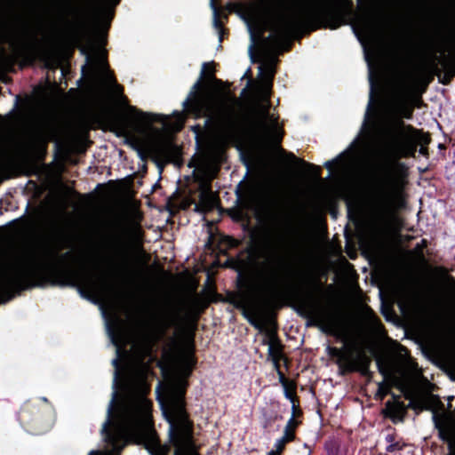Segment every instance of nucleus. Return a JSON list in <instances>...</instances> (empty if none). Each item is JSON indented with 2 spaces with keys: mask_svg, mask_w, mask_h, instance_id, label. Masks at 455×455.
I'll return each instance as SVG.
<instances>
[{
  "mask_svg": "<svg viewBox=\"0 0 455 455\" xmlns=\"http://www.w3.org/2000/svg\"><path fill=\"white\" fill-rule=\"evenodd\" d=\"M218 101L212 91L206 88H201L197 82L188 99L184 101V107L188 113L196 116H211L217 109Z\"/></svg>",
  "mask_w": 455,
  "mask_h": 455,
  "instance_id": "nucleus-9",
  "label": "nucleus"
},
{
  "mask_svg": "<svg viewBox=\"0 0 455 455\" xmlns=\"http://www.w3.org/2000/svg\"><path fill=\"white\" fill-rule=\"evenodd\" d=\"M58 270L66 283L76 285L90 295L103 299L108 283L100 274L89 268L86 257L81 251L60 254L55 247L45 245L23 252L4 269L3 282L7 286H20L36 275Z\"/></svg>",
  "mask_w": 455,
  "mask_h": 455,
  "instance_id": "nucleus-4",
  "label": "nucleus"
},
{
  "mask_svg": "<svg viewBox=\"0 0 455 455\" xmlns=\"http://www.w3.org/2000/svg\"><path fill=\"white\" fill-rule=\"evenodd\" d=\"M250 31H251V27L248 25ZM251 37L253 39V34L251 32Z\"/></svg>",
  "mask_w": 455,
  "mask_h": 455,
  "instance_id": "nucleus-25",
  "label": "nucleus"
},
{
  "mask_svg": "<svg viewBox=\"0 0 455 455\" xmlns=\"http://www.w3.org/2000/svg\"><path fill=\"white\" fill-rule=\"evenodd\" d=\"M275 73V60L270 59L259 66L261 81L258 88V99L242 116H230L219 126L213 145L217 148L212 162L202 164L197 172L201 177L199 202L196 204V212L204 213L213 210L217 205L215 193L210 182L219 171L218 164L221 161L222 151L228 144L242 140L251 134L264 143H279L282 138L277 117L269 111L268 98Z\"/></svg>",
  "mask_w": 455,
  "mask_h": 455,
  "instance_id": "nucleus-3",
  "label": "nucleus"
},
{
  "mask_svg": "<svg viewBox=\"0 0 455 455\" xmlns=\"http://www.w3.org/2000/svg\"><path fill=\"white\" fill-rule=\"evenodd\" d=\"M285 396L288 399L292 400V396H291V395L290 394V392L288 390H285Z\"/></svg>",
  "mask_w": 455,
  "mask_h": 455,
  "instance_id": "nucleus-22",
  "label": "nucleus"
},
{
  "mask_svg": "<svg viewBox=\"0 0 455 455\" xmlns=\"http://www.w3.org/2000/svg\"><path fill=\"white\" fill-rule=\"evenodd\" d=\"M281 295V290L275 281L267 283L261 291L260 299L264 305L275 303Z\"/></svg>",
  "mask_w": 455,
  "mask_h": 455,
  "instance_id": "nucleus-12",
  "label": "nucleus"
},
{
  "mask_svg": "<svg viewBox=\"0 0 455 455\" xmlns=\"http://www.w3.org/2000/svg\"><path fill=\"white\" fill-rule=\"evenodd\" d=\"M340 360L352 369L365 370L371 362L364 348L356 341L347 342L340 352Z\"/></svg>",
  "mask_w": 455,
  "mask_h": 455,
  "instance_id": "nucleus-10",
  "label": "nucleus"
},
{
  "mask_svg": "<svg viewBox=\"0 0 455 455\" xmlns=\"http://www.w3.org/2000/svg\"><path fill=\"white\" fill-rule=\"evenodd\" d=\"M305 309L308 316L321 324H328L330 322V314L328 309L317 302H307Z\"/></svg>",
  "mask_w": 455,
  "mask_h": 455,
  "instance_id": "nucleus-11",
  "label": "nucleus"
},
{
  "mask_svg": "<svg viewBox=\"0 0 455 455\" xmlns=\"http://www.w3.org/2000/svg\"><path fill=\"white\" fill-rule=\"evenodd\" d=\"M128 115L137 123L138 128L152 134L151 153L158 164H166L176 159L179 148L173 143L172 132L180 131L184 124L183 113L169 116L139 112L135 108H128Z\"/></svg>",
  "mask_w": 455,
  "mask_h": 455,
  "instance_id": "nucleus-6",
  "label": "nucleus"
},
{
  "mask_svg": "<svg viewBox=\"0 0 455 455\" xmlns=\"http://www.w3.org/2000/svg\"><path fill=\"white\" fill-rule=\"evenodd\" d=\"M86 57L87 75L92 91L99 96L112 94L118 104L124 105L126 99L122 94V88L116 84L106 62V52L100 44L90 42L81 48Z\"/></svg>",
  "mask_w": 455,
  "mask_h": 455,
  "instance_id": "nucleus-7",
  "label": "nucleus"
},
{
  "mask_svg": "<svg viewBox=\"0 0 455 455\" xmlns=\"http://www.w3.org/2000/svg\"><path fill=\"white\" fill-rule=\"evenodd\" d=\"M371 81V98L363 124L361 137L365 142L379 140L385 164L383 166V187L379 198L381 204L388 208H398L403 204V189L407 183V167L399 162L402 157L414 156L418 144L426 140L425 135L410 125H405L402 118L410 119L412 107L405 103L396 106L394 112L381 119L371 118L370 111L372 104L373 82Z\"/></svg>",
  "mask_w": 455,
  "mask_h": 455,
  "instance_id": "nucleus-2",
  "label": "nucleus"
},
{
  "mask_svg": "<svg viewBox=\"0 0 455 455\" xmlns=\"http://www.w3.org/2000/svg\"><path fill=\"white\" fill-rule=\"evenodd\" d=\"M343 23V18L341 16L331 17L326 21V26L331 29L338 28Z\"/></svg>",
  "mask_w": 455,
  "mask_h": 455,
  "instance_id": "nucleus-18",
  "label": "nucleus"
},
{
  "mask_svg": "<svg viewBox=\"0 0 455 455\" xmlns=\"http://www.w3.org/2000/svg\"><path fill=\"white\" fill-rule=\"evenodd\" d=\"M450 455H455V446H451Z\"/></svg>",
  "mask_w": 455,
  "mask_h": 455,
  "instance_id": "nucleus-23",
  "label": "nucleus"
},
{
  "mask_svg": "<svg viewBox=\"0 0 455 455\" xmlns=\"http://www.w3.org/2000/svg\"><path fill=\"white\" fill-rule=\"evenodd\" d=\"M385 411L391 418H397L403 411V404L397 399L394 398L393 401H387L386 403Z\"/></svg>",
  "mask_w": 455,
  "mask_h": 455,
  "instance_id": "nucleus-14",
  "label": "nucleus"
},
{
  "mask_svg": "<svg viewBox=\"0 0 455 455\" xmlns=\"http://www.w3.org/2000/svg\"><path fill=\"white\" fill-rule=\"evenodd\" d=\"M293 437V434L289 430L288 427H286V430H285V435L279 440L276 441L275 443V447H276V450L278 451H281L284 443L289 441V440H291Z\"/></svg>",
  "mask_w": 455,
  "mask_h": 455,
  "instance_id": "nucleus-17",
  "label": "nucleus"
},
{
  "mask_svg": "<svg viewBox=\"0 0 455 455\" xmlns=\"http://www.w3.org/2000/svg\"><path fill=\"white\" fill-rule=\"evenodd\" d=\"M387 451H394V446H393V445H389V446L387 447Z\"/></svg>",
  "mask_w": 455,
  "mask_h": 455,
  "instance_id": "nucleus-24",
  "label": "nucleus"
},
{
  "mask_svg": "<svg viewBox=\"0 0 455 455\" xmlns=\"http://www.w3.org/2000/svg\"><path fill=\"white\" fill-rule=\"evenodd\" d=\"M425 138H426V140H424L422 144H419L420 146H423L424 144H427L428 142V139L426 135H425ZM419 152L421 154H424L425 149L423 148V147L420 148Z\"/></svg>",
  "mask_w": 455,
  "mask_h": 455,
  "instance_id": "nucleus-20",
  "label": "nucleus"
},
{
  "mask_svg": "<svg viewBox=\"0 0 455 455\" xmlns=\"http://www.w3.org/2000/svg\"><path fill=\"white\" fill-rule=\"evenodd\" d=\"M419 82V77L411 70H406L403 73L401 78V86L405 93H411L415 90Z\"/></svg>",
  "mask_w": 455,
  "mask_h": 455,
  "instance_id": "nucleus-13",
  "label": "nucleus"
},
{
  "mask_svg": "<svg viewBox=\"0 0 455 455\" xmlns=\"http://www.w3.org/2000/svg\"><path fill=\"white\" fill-rule=\"evenodd\" d=\"M367 318H368V321H369V323H370L371 327L372 329H374V330H377L378 324H379L378 323V320L373 315H371V313H369L367 315Z\"/></svg>",
  "mask_w": 455,
  "mask_h": 455,
  "instance_id": "nucleus-19",
  "label": "nucleus"
},
{
  "mask_svg": "<svg viewBox=\"0 0 455 455\" xmlns=\"http://www.w3.org/2000/svg\"><path fill=\"white\" fill-rule=\"evenodd\" d=\"M267 339L269 353L275 356H277V354L279 352V343L275 339V332L272 330L267 331Z\"/></svg>",
  "mask_w": 455,
  "mask_h": 455,
  "instance_id": "nucleus-16",
  "label": "nucleus"
},
{
  "mask_svg": "<svg viewBox=\"0 0 455 455\" xmlns=\"http://www.w3.org/2000/svg\"><path fill=\"white\" fill-rule=\"evenodd\" d=\"M379 372L384 376V381L379 384L376 395L382 400L390 392L391 387H397L403 395L411 402L415 399L411 382L404 371L398 369L391 363H384L378 360Z\"/></svg>",
  "mask_w": 455,
  "mask_h": 455,
  "instance_id": "nucleus-8",
  "label": "nucleus"
},
{
  "mask_svg": "<svg viewBox=\"0 0 455 455\" xmlns=\"http://www.w3.org/2000/svg\"><path fill=\"white\" fill-rule=\"evenodd\" d=\"M286 160L287 161H290V162H294V163H297V164H299L303 166H306L307 169V172L315 176V177H318L319 176V170L320 168L318 166H315L314 164H307L305 163L304 161L300 160V159H297L295 157V156L291 153H289L286 155Z\"/></svg>",
  "mask_w": 455,
  "mask_h": 455,
  "instance_id": "nucleus-15",
  "label": "nucleus"
},
{
  "mask_svg": "<svg viewBox=\"0 0 455 455\" xmlns=\"http://www.w3.org/2000/svg\"><path fill=\"white\" fill-rule=\"evenodd\" d=\"M172 324L164 314H153L140 323L134 339L127 324L114 315L107 321V330L116 347L117 357L112 398L102 435L111 450L92 451L89 455H119L130 442L143 444L148 450L157 444L152 420V402L148 398L147 377L149 366L146 357L161 340Z\"/></svg>",
  "mask_w": 455,
  "mask_h": 455,
  "instance_id": "nucleus-1",
  "label": "nucleus"
},
{
  "mask_svg": "<svg viewBox=\"0 0 455 455\" xmlns=\"http://www.w3.org/2000/svg\"><path fill=\"white\" fill-rule=\"evenodd\" d=\"M333 164H334V161H328V162H326V163H325V166H326L328 169L331 170V169H332V166H333Z\"/></svg>",
  "mask_w": 455,
  "mask_h": 455,
  "instance_id": "nucleus-21",
  "label": "nucleus"
},
{
  "mask_svg": "<svg viewBox=\"0 0 455 455\" xmlns=\"http://www.w3.org/2000/svg\"><path fill=\"white\" fill-rule=\"evenodd\" d=\"M168 374L163 396L158 395L163 414L169 423L172 443L179 452L188 450L191 443V424L185 410L186 379L196 363L194 346L190 337L172 342L164 352Z\"/></svg>",
  "mask_w": 455,
  "mask_h": 455,
  "instance_id": "nucleus-5",
  "label": "nucleus"
},
{
  "mask_svg": "<svg viewBox=\"0 0 455 455\" xmlns=\"http://www.w3.org/2000/svg\"><path fill=\"white\" fill-rule=\"evenodd\" d=\"M366 59H367V61H369L367 57H366ZM368 66H371V63H370V62H368Z\"/></svg>",
  "mask_w": 455,
  "mask_h": 455,
  "instance_id": "nucleus-26",
  "label": "nucleus"
}]
</instances>
